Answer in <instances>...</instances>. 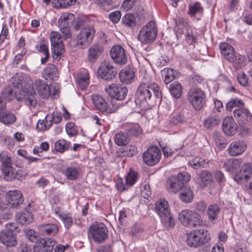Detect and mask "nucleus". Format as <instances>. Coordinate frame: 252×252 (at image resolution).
<instances>
[{"label": "nucleus", "mask_w": 252, "mask_h": 252, "mask_svg": "<svg viewBox=\"0 0 252 252\" xmlns=\"http://www.w3.org/2000/svg\"><path fill=\"white\" fill-rule=\"evenodd\" d=\"M10 82L13 88L21 90L22 96L16 95V99L23 100L29 107L34 108L37 102L35 90L32 85L33 83L30 77L22 73H17L10 79Z\"/></svg>", "instance_id": "obj_1"}, {"label": "nucleus", "mask_w": 252, "mask_h": 252, "mask_svg": "<svg viewBox=\"0 0 252 252\" xmlns=\"http://www.w3.org/2000/svg\"><path fill=\"white\" fill-rule=\"evenodd\" d=\"M155 96L161 99L162 92L161 88L156 83H141L136 92L135 102L137 106L142 110L147 109L153 105L152 101V93Z\"/></svg>", "instance_id": "obj_2"}, {"label": "nucleus", "mask_w": 252, "mask_h": 252, "mask_svg": "<svg viewBox=\"0 0 252 252\" xmlns=\"http://www.w3.org/2000/svg\"><path fill=\"white\" fill-rule=\"evenodd\" d=\"M190 174L186 171L180 172L176 176H171L167 180V189L169 192L177 193L182 190L189 181Z\"/></svg>", "instance_id": "obj_3"}, {"label": "nucleus", "mask_w": 252, "mask_h": 252, "mask_svg": "<svg viewBox=\"0 0 252 252\" xmlns=\"http://www.w3.org/2000/svg\"><path fill=\"white\" fill-rule=\"evenodd\" d=\"M155 211L161 218L163 225L167 228H173L175 220L170 214L168 202L165 199H159L155 204Z\"/></svg>", "instance_id": "obj_4"}, {"label": "nucleus", "mask_w": 252, "mask_h": 252, "mask_svg": "<svg viewBox=\"0 0 252 252\" xmlns=\"http://www.w3.org/2000/svg\"><path fill=\"white\" fill-rule=\"evenodd\" d=\"M188 99L193 108L199 111L206 105L205 93L199 88H191L188 93Z\"/></svg>", "instance_id": "obj_5"}, {"label": "nucleus", "mask_w": 252, "mask_h": 252, "mask_svg": "<svg viewBox=\"0 0 252 252\" xmlns=\"http://www.w3.org/2000/svg\"><path fill=\"white\" fill-rule=\"evenodd\" d=\"M178 220L181 223L185 226L195 227L202 223L200 215L194 211L188 210L182 211L179 214Z\"/></svg>", "instance_id": "obj_6"}, {"label": "nucleus", "mask_w": 252, "mask_h": 252, "mask_svg": "<svg viewBox=\"0 0 252 252\" xmlns=\"http://www.w3.org/2000/svg\"><path fill=\"white\" fill-rule=\"evenodd\" d=\"M157 34L156 23L151 21L142 28L138 33L137 39L142 43L152 42L155 40Z\"/></svg>", "instance_id": "obj_7"}, {"label": "nucleus", "mask_w": 252, "mask_h": 252, "mask_svg": "<svg viewBox=\"0 0 252 252\" xmlns=\"http://www.w3.org/2000/svg\"><path fill=\"white\" fill-rule=\"evenodd\" d=\"M89 235L95 243L100 244L108 237V230L103 223L95 222L90 226Z\"/></svg>", "instance_id": "obj_8"}, {"label": "nucleus", "mask_w": 252, "mask_h": 252, "mask_svg": "<svg viewBox=\"0 0 252 252\" xmlns=\"http://www.w3.org/2000/svg\"><path fill=\"white\" fill-rule=\"evenodd\" d=\"M95 31L93 26H84L77 35V45L82 48L88 47L92 42Z\"/></svg>", "instance_id": "obj_9"}, {"label": "nucleus", "mask_w": 252, "mask_h": 252, "mask_svg": "<svg viewBox=\"0 0 252 252\" xmlns=\"http://www.w3.org/2000/svg\"><path fill=\"white\" fill-rule=\"evenodd\" d=\"M97 73L101 79L110 81L115 77L117 71L111 63L104 61L100 63L97 68Z\"/></svg>", "instance_id": "obj_10"}, {"label": "nucleus", "mask_w": 252, "mask_h": 252, "mask_svg": "<svg viewBox=\"0 0 252 252\" xmlns=\"http://www.w3.org/2000/svg\"><path fill=\"white\" fill-rule=\"evenodd\" d=\"M105 90L112 98L117 100H124L128 92L125 86L118 84H111Z\"/></svg>", "instance_id": "obj_11"}, {"label": "nucleus", "mask_w": 252, "mask_h": 252, "mask_svg": "<svg viewBox=\"0 0 252 252\" xmlns=\"http://www.w3.org/2000/svg\"><path fill=\"white\" fill-rule=\"evenodd\" d=\"M161 157L159 149L156 146H151L143 154V161L149 166H154L159 161Z\"/></svg>", "instance_id": "obj_12"}, {"label": "nucleus", "mask_w": 252, "mask_h": 252, "mask_svg": "<svg viewBox=\"0 0 252 252\" xmlns=\"http://www.w3.org/2000/svg\"><path fill=\"white\" fill-rule=\"evenodd\" d=\"M7 205L12 208L17 209L21 206L24 202V197L20 191L10 190L6 195Z\"/></svg>", "instance_id": "obj_13"}, {"label": "nucleus", "mask_w": 252, "mask_h": 252, "mask_svg": "<svg viewBox=\"0 0 252 252\" xmlns=\"http://www.w3.org/2000/svg\"><path fill=\"white\" fill-rule=\"evenodd\" d=\"M110 55L113 61L118 64L124 65L127 63V57L125 50L120 45H115L111 49Z\"/></svg>", "instance_id": "obj_14"}, {"label": "nucleus", "mask_w": 252, "mask_h": 252, "mask_svg": "<svg viewBox=\"0 0 252 252\" xmlns=\"http://www.w3.org/2000/svg\"><path fill=\"white\" fill-rule=\"evenodd\" d=\"M252 167L251 163H245L241 167L239 172L234 176V180L239 184L248 182L251 177Z\"/></svg>", "instance_id": "obj_15"}, {"label": "nucleus", "mask_w": 252, "mask_h": 252, "mask_svg": "<svg viewBox=\"0 0 252 252\" xmlns=\"http://www.w3.org/2000/svg\"><path fill=\"white\" fill-rule=\"evenodd\" d=\"M92 99L96 109L103 114H111L116 110V108L108 106L105 100L98 94H93Z\"/></svg>", "instance_id": "obj_16"}, {"label": "nucleus", "mask_w": 252, "mask_h": 252, "mask_svg": "<svg viewBox=\"0 0 252 252\" xmlns=\"http://www.w3.org/2000/svg\"><path fill=\"white\" fill-rule=\"evenodd\" d=\"M56 241L52 238L40 239L34 246V252H52L56 244Z\"/></svg>", "instance_id": "obj_17"}, {"label": "nucleus", "mask_w": 252, "mask_h": 252, "mask_svg": "<svg viewBox=\"0 0 252 252\" xmlns=\"http://www.w3.org/2000/svg\"><path fill=\"white\" fill-rule=\"evenodd\" d=\"M0 160L2 162V172L6 180L11 179L13 173L12 160L8 155L0 154Z\"/></svg>", "instance_id": "obj_18"}, {"label": "nucleus", "mask_w": 252, "mask_h": 252, "mask_svg": "<svg viewBox=\"0 0 252 252\" xmlns=\"http://www.w3.org/2000/svg\"><path fill=\"white\" fill-rule=\"evenodd\" d=\"M233 113L239 125L247 124L252 122V115L248 109L238 108Z\"/></svg>", "instance_id": "obj_19"}, {"label": "nucleus", "mask_w": 252, "mask_h": 252, "mask_svg": "<svg viewBox=\"0 0 252 252\" xmlns=\"http://www.w3.org/2000/svg\"><path fill=\"white\" fill-rule=\"evenodd\" d=\"M247 149V145L243 140H236L231 142L227 152L231 156H238L242 154Z\"/></svg>", "instance_id": "obj_20"}, {"label": "nucleus", "mask_w": 252, "mask_h": 252, "mask_svg": "<svg viewBox=\"0 0 252 252\" xmlns=\"http://www.w3.org/2000/svg\"><path fill=\"white\" fill-rule=\"evenodd\" d=\"M222 130L227 136L234 135L237 130V125L232 117H226L223 121Z\"/></svg>", "instance_id": "obj_21"}, {"label": "nucleus", "mask_w": 252, "mask_h": 252, "mask_svg": "<svg viewBox=\"0 0 252 252\" xmlns=\"http://www.w3.org/2000/svg\"><path fill=\"white\" fill-rule=\"evenodd\" d=\"M220 48L222 55L226 60L231 63L236 60V53L231 45L226 42H223L220 44Z\"/></svg>", "instance_id": "obj_22"}, {"label": "nucleus", "mask_w": 252, "mask_h": 252, "mask_svg": "<svg viewBox=\"0 0 252 252\" xmlns=\"http://www.w3.org/2000/svg\"><path fill=\"white\" fill-rule=\"evenodd\" d=\"M34 90L35 89L38 94L43 98H48L50 96V86L38 79L32 84Z\"/></svg>", "instance_id": "obj_23"}, {"label": "nucleus", "mask_w": 252, "mask_h": 252, "mask_svg": "<svg viewBox=\"0 0 252 252\" xmlns=\"http://www.w3.org/2000/svg\"><path fill=\"white\" fill-rule=\"evenodd\" d=\"M38 230L43 236H54L58 232L59 227L56 223H43L38 225Z\"/></svg>", "instance_id": "obj_24"}, {"label": "nucleus", "mask_w": 252, "mask_h": 252, "mask_svg": "<svg viewBox=\"0 0 252 252\" xmlns=\"http://www.w3.org/2000/svg\"><path fill=\"white\" fill-rule=\"evenodd\" d=\"M0 242L7 247H12L17 243L16 236L2 230L0 232Z\"/></svg>", "instance_id": "obj_25"}, {"label": "nucleus", "mask_w": 252, "mask_h": 252, "mask_svg": "<svg viewBox=\"0 0 252 252\" xmlns=\"http://www.w3.org/2000/svg\"><path fill=\"white\" fill-rule=\"evenodd\" d=\"M43 77L45 79L56 80L58 78V71L54 64L49 63L42 72Z\"/></svg>", "instance_id": "obj_26"}, {"label": "nucleus", "mask_w": 252, "mask_h": 252, "mask_svg": "<svg viewBox=\"0 0 252 252\" xmlns=\"http://www.w3.org/2000/svg\"><path fill=\"white\" fill-rule=\"evenodd\" d=\"M103 52V47L98 45L95 44L92 46L88 51V60L92 63L95 62L101 56Z\"/></svg>", "instance_id": "obj_27"}, {"label": "nucleus", "mask_w": 252, "mask_h": 252, "mask_svg": "<svg viewBox=\"0 0 252 252\" xmlns=\"http://www.w3.org/2000/svg\"><path fill=\"white\" fill-rule=\"evenodd\" d=\"M135 76V73L132 68L126 67L123 68L119 73L121 81L124 84H129Z\"/></svg>", "instance_id": "obj_28"}, {"label": "nucleus", "mask_w": 252, "mask_h": 252, "mask_svg": "<svg viewBox=\"0 0 252 252\" xmlns=\"http://www.w3.org/2000/svg\"><path fill=\"white\" fill-rule=\"evenodd\" d=\"M16 116L10 112L0 110V122L6 126H9L14 124L16 121Z\"/></svg>", "instance_id": "obj_29"}, {"label": "nucleus", "mask_w": 252, "mask_h": 252, "mask_svg": "<svg viewBox=\"0 0 252 252\" xmlns=\"http://www.w3.org/2000/svg\"><path fill=\"white\" fill-rule=\"evenodd\" d=\"M68 19L69 18L67 15H62L58 20L59 27L60 31L66 37L70 36Z\"/></svg>", "instance_id": "obj_30"}, {"label": "nucleus", "mask_w": 252, "mask_h": 252, "mask_svg": "<svg viewBox=\"0 0 252 252\" xmlns=\"http://www.w3.org/2000/svg\"><path fill=\"white\" fill-rule=\"evenodd\" d=\"M16 219L18 223L22 225L29 224L33 220L32 214L24 211L21 213H18L16 215Z\"/></svg>", "instance_id": "obj_31"}, {"label": "nucleus", "mask_w": 252, "mask_h": 252, "mask_svg": "<svg viewBox=\"0 0 252 252\" xmlns=\"http://www.w3.org/2000/svg\"><path fill=\"white\" fill-rule=\"evenodd\" d=\"M242 162V159H228L224 163L226 170L229 172H236Z\"/></svg>", "instance_id": "obj_32"}, {"label": "nucleus", "mask_w": 252, "mask_h": 252, "mask_svg": "<svg viewBox=\"0 0 252 252\" xmlns=\"http://www.w3.org/2000/svg\"><path fill=\"white\" fill-rule=\"evenodd\" d=\"M220 209L216 204L210 205L207 209V216L209 220L213 223L216 222L218 219V216L220 214Z\"/></svg>", "instance_id": "obj_33"}, {"label": "nucleus", "mask_w": 252, "mask_h": 252, "mask_svg": "<svg viewBox=\"0 0 252 252\" xmlns=\"http://www.w3.org/2000/svg\"><path fill=\"white\" fill-rule=\"evenodd\" d=\"M220 120L217 116H209L204 120V127L207 129H213L216 127L220 123Z\"/></svg>", "instance_id": "obj_34"}, {"label": "nucleus", "mask_w": 252, "mask_h": 252, "mask_svg": "<svg viewBox=\"0 0 252 252\" xmlns=\"http://www.w3.org/2000/svg\"><path fill=\"white\" fill-rule=\"evenodd\" d=\"M62 173L67 179L75 180L78 178L79 175V170L76 167L70 166L63 169Z\"/></svg>", "instance_id": "obj_35"}, {"label": "nucleus", "mask_w": 252, "mask_h": 252, "mask_svg": "<svg viewBox=\"0 0 252 252\" xmlns=\"http://www.w3.org/2000/svg\"><path fill=\"white\" fill-rule=\"evenodd\" d=\"M122 23L127 28L133 29L136 26V17L132 14H126L122 18Z\"/></svg>", "instance_id": "obj_36"}, {"label": "nucleus", "mask_w": 252, "mask_h": 252, "mask_svg": "<svg viewBox=\"0 0 252 252\" xmlns=\"http://www.w3.org/2000/svg\"><path fill=\"white\" fill-rule=\"evenodd\" d=\"M180 193V198L182 201L186 203L191 202L193 198L192 191L189 188L185 187Z\"/></svg>", "instance_id": "obj_37"}, {"label": "nucleus", "mask_w": 252, "mask_h": 252, "mask_svg": "<svg viewBox=\"0 0 252 252\" xmlns=\"http://www.w3.org/2000/svg\"><path fill=\"white\" fill-rule=\"evenodd\" d=\"M129 140L130 139L127 132L120 131L115 136V142L119 146H125L127 144Z\"/></svg>", "instance_id": "obj_38"}, {"label": "nucleus", "mask_w": 252, "mask_h": 252, "mask_svg": "<svg viewBox=\"0 0 252 252\" xmlns=\"http://www.w3.org/2000/svg\"><path fill=\"white\" fill-rule=\"evenodd\" d=\"M201 184L205 187L209 186L213 183V180L210 172L207 170H204L199 174Z\"/></svg>", "instance_id": "obj_39"}, {"label": "nucleus", "mask_w": 252, "mask_h": 252, "mask_svg": "<svg viewBox=\"0 0 252 252\" xmlns=\"http://www.w3.org/2000/svg\"><path fill=\"white\" fill-rule=\"evenodd\" d=\"M169 90L172 96L176 98H179L182 93V87L179 82L172 83L169 86Z\"/></svg>", "instance_id": "obj_40"}, {"label": "nucleus", "mask_w": 252, "mask_h": 252, "mask_svg": "<svg viewBox=\"0 0 252 252\" xmlns=\"http://www.w3.org/2000/svg\"><path fill=\"white\" fill-rule=\"evenodd\" d=\"M138 176V172L130 168L126 177V182L127 186H133L137 182Z\"/></svg>", "instance_id": "obj_41"}, {"label": "nucleus", "mask_w": 252, "mask_h": 252, "mask_svg": "<svg viewBox=\"0 0 252 252\" xmlns=\"http://www.w3.org/2000/svg\"><path fill=\"white\" fill-rule=\"evenodd\" d=\"M70 145V142H67L63 139H59L55 143V149L57 152L63 153L67 150Z\"/></svg>", "instance_id": "obj_42"}, {"label": "nucleus", "mask_w": 252, "mask_h": 252, "mask_svg": "<svg viewBox=\"0 0 252 252\" xmlns=\"http://www.w3.org/2000/svg\"><path fill=\"white\" fill-rule=\"evenodd\" d=\"M186 118L183 112L174 113L170 117V122L175 125H178L185 123Z\"/></svg>", "instance_id": "obj_43"}, {"label": "nucleus", "mask_w": 252, "mask_h": 252, "mask_svg": "<svg viewBox=\"0 0 252 252\" xmlns=\"http://www.w3.org/2000/svg\"><path fill=\"white\" fill-rule=\"evenodd\" d=\"M52 53L54 59L59 60L61 55L63 52V44L60 43L58 45H52Z\"/></svg>", "instance_id": "obj_44"}, {"label": "nucleus", "mask_w": 252, "mask_h": 252, "mask_svg": "<svg viewBox=\"0 0 252 252\" xmlns=\"http://www.w3.org/2000/svg\"><path fill=\"white\" fill-rule=\"evenodd\" d=\"M203 8L199 2L190 4L189 6L188 14L191 17H194L197 13H201L203 12Z\"/></svg>", "instance_id": "obj_45"}, {"label": "nucleus", "mask_w": 252, "mask_h": 252, "mask_svg": "<svg viewBox=\"0 0 252 252\" xmlns=\"http://www.w3.org/2000/svg\"><path fill=\"white\" fill-rule=\"evenodd\" d=\"M26 237L30 241L37 243L40 239L39 238V233L29 228H25L24 230Z\"/></svg>", "instance_id": "obj_46"}, {"label": "nucleus", "mask_w": 252, "mask_h": 252, "mask_svg": "<svg viewBox=\"0 0 252 252\" xmlns=\"http://www.w3.org/2000/svg\"><path fill=\"white\" fill-rule=\"evenodd\" d=\"M89 76L87 73L82 74L78 76L77 86L81 90H85L89 85Z\"/></svg>", "instance_id": "obj_47"}, {"label": "nucleus", "mask_w": 252, "mask_h": 252, "mask_svg": "<svg viewBox=\"0 0 252 252\" xmlns=\"http://www.w3.org/2000/svg\"><path fill=\"white\" fill-rule=\"evenodd\" d=\"M213 137L215 141L217 146L220 149H224L226 145L225 138L220 133L217 131H215L213 135Z\"/></svg>", "instance_id": "obj_48"}, {"label": "nucleus", "mask_w": 252, "mask_h": 252, "mask_svg": "<svg viewBox=\"0 0 252 252\" xmlns=\"http://www.w3.org/2000/svg\"><path fill=\"white\" fill-rule=\"evenodd\" d=\"M36 48L39 52L43 53L45 55L44 58H41V62L42 64L45 63L50 57L48 46L45 44L42 43L39 46L37 45Z\"/></svg>", "instance_id": "obj_49"}, {"label": "nucleus", "mask_w": 252, "mask_h": 252, "mask_svg": "<svg viewBox=\"0 0 252 252\" xmlns=\"http://www.w3.org/2000/svg\"><path fill=\"white\" fill-rule=\"evenodd\" d=\"M62 120V117L60 113H53V115H47L45 118V120L47 124L49 123L48 127H50L54 122L55 124L60 123Z\"/></svg>", "instance_id": "obj_50"}, {"label": "nucleus", "mask_w": 252, "mask_h": 252, "mask_svg": "<svg viewBox=\"0 0 252 252\" xmlns=\"http://www.w3.org/2000/svg\"><path fill=\"white\" fill-rule=\"evenodd\" d=\"M126 131L129 136L135 137L138 136L142 133V128L138 125L130 126L127 129Z\"/></svg>", "instance_id": "obj_51"}, {"label": "nucleus", "mask_w": 252, "mask_h": 252, "mask_svg": "<svg viewBox=\"0 0 252 252\" xmlns=\"http://www.w3.org/2000/svg\"><path fill=\"white\" fill-rule=\"evenodd\" d=\"M197 242L196 234L194 230L188 234L187 243L188 245L190 247L197 248L198 245Z\"/></svg>", "instance_id": "obj_52"}, {"label": "nucleus", "mask_w": 252, "mask_h": 252, "mask_svg": "<svg viewBox=\"0 0 252 252\" xmlns=\"http://www.w3.org/2000/svg\"><path fill=\"white\" fill-rule=\"evenodd\" d=\"M190 165L194 169H198L200 167H203L204 164H206V161L204 159L195 157L193 158L190 162Z\"/></svg>", "instance_id": "obj_53"}, {"label": "nucleus", "mask_w": 252, "mask_h": 252, "mask_svg": "<svg viewBox=\"0 0 252 252\" xmlns=\"http://www.w3.org/2000/svg\"><path fill=\"white\" fill-rule=\"evenodd\" d=\"M94 3L103 10L108 11L112 0H94Z\"/></svg>", "instance_id": "obj_54"}, {"label": "nucleus", "mask_w": 252, "mask_h": 252, "mask_svg": "<svg viewBox=\"0 0 252 252\" xmlns=\"http://www.w3.org/2000/svg\"><path fill=\"white\" fill-rule=\"evenodd\" d=\"M67 134L72 137H75L78 134V130L75 127V124L72 122L67 123L66 125Z\"/></svg>", "instance_id": "obj_55"}, {"label": "nucleus", "mask_w": 252, "mask_h": 252, "mask_svg": "<svg viewBox=\"0 0 252 252\" xmlns=\"http://www.w3.org/2000/svg\"><path fill=\"white\" fill-rule=\"evenodd\" d=\"M237 78L239 83L241 86L244 87L249 86L248 76L243 72L239 73Z\"/></svg>", "instance_id": "obj_56"}, {"label": "nucleus", "mask_w": 252, "mask_h": 252, "mask_svg": "<svg viewBox=\"0 0 252 252\" xmlns=\"http://www.w3.org/2000/svg\"><path fill=\"white\" fill-rule=\"evenodd\" d=\"M200 231L199 237L200 238L201 242L202 245L207 243L210 239V233L209 231L205 229H198Z\"/></svg>", "instance_id": "obj_57"}, {"label": "nucleus", "mask_w": 252, "mask_h": 252, "mask_svg": "<svg viewBox=\"0 0 252 252\" xmlns=\"http://www.w3.org/2000/svg\"><path fill=\"white\" fill-rule=\"evenodd\" d=\"M5 229L3 230L5 232H8L11 234H13L14 235H17L18 232H19L20 229L17 226V225L14 222H9L5 225Z\"/></svg>", "instance_id": "obj_58"}, {"label": "nucleus", "mask_w": 252, "mask_h": 252, "mask_svg": "<svg viewBox=\"0 0 252 252\" xmlns=\"http://www.w3.org/2000/svg\"><path fill=\"white\" fill-rule=\"evenodd\" d=\"M1 94L3 99L10 100L13 94V89L10 86H7L2 90Z\"/></svg>", "instance_id": "obj_59"}, {"label": "nucleus", "mask_w": 252, "mask_h": 252, "mask_svg": "<svg viewBox=\"0 0 252 252\" xmlns=\"http://www.w3.org/2000/svg\"><path fill=\"white\" fill-rule=\"evenodd\" d=\"M163 72L165 73L164 82L165 84H168L174 79L175 76L172 68H168L166 70H163Z\"/></svg>", "instance_id": "obj_60"}, {"label": "nucleus", "mask_w": 252, "mask_h": 252, "mask_svg": "<svg viewBox=\"0 0 252 252\" xmlns=\"http://www.w3.org/2000/svg\"><path fill=\"white\" fill-rule=\"evenodd\" d=\"M50 41L52 45H58L60 43H63L60 35L58 32H53L50 35Z\"/></svg>", "instance_id": "obj_61"}, {"label": "nucleus", "mask_w": 252, "mask_h": 252, "mask_svg": "<svg viewBox=\"0 0 252 252\" xmlns=\"http://www.w3.org/2000/svg\"><path fill=\"white\" fill-rule=\"evenodd\" d=\"M186 30L187 31V32L185 33L186 40L189 42L190 44H193L196 42L197 40L196 36L193 34L191 27H189Z\"/></svg>", "instance_id": "obj_62"}, {"label": "nucleus", "mask_w": 252, "mask_h": 252, "mask_svg": "<svg viewBox=\"0 0 252 252\" xmlns=\"http://www.w3.org/2000/svg\"><path fill=\"white\" fill-rule=\"evenodd\" d=\"M61 219L63 221L66 228L68 229L73 224V219L69 214H66L64 215L63 216H61Z\"/></svg>", "instance_id": "obj_63"}, {"label": "nucleus", "mask_w": 252, "mask_h": 252, "mask_svg": "<svg viewBox=\"0 0 252 252\" xmlns=\"http://www.w3.org/2000/svg\"><path fill=\"white\" fill-rule=\"evenodd\" d=\"M121 17V13L119 11H115L109 14V18L113 23H117L120 21Z\"/></svg>", "instance_id": "obj_64"}]
</instances>
